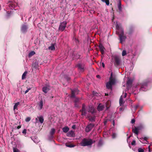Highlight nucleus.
Instances as JSON below:
<instances>
[{
  "mask_svg": "<svg viewBox=\"0 0 152 152\" xmlns=\"http://www.w3.org/2000/svg\"><path fill=\"white\" fill-rule=\"evenodd\" d=\"M115 25L116 29L118 31V32L117 31L116 32H118L120 42L121 43H122V42L125 40L126 38V36L124 35L123 29L120 26L117 22L116 23Z\"/></svg>",
  "mask_w": 152,
  "mask_h": 152,
  "instance_id": "nucleus-1",
  "label": "nucleus"
},
{
  "mask_svg": "<svg viewBox=\"0 0 152 152\" xmlns=\"http://www.w3.org/2000/svg\"><path fill=\"white\" fill-rule=\"evenodd\" d=\"M81 111V115H85L87 113V112H90L92 114L94 113V107L92 106H89L87 108H86V106L84 104H83Z\"/></svg>",
  "mask_w": 152,
  "mask_h": 152,
  "instance_id": "nucleus-2",
  "label": "nucleus"
},
{
  "mask_svg": "<svg viewBox=\"0 0 152 152\" xmlns=\"http://www.w3.org/2000/svg\"><path fill=\"white\" fill-rule=\"evenodd\" d=\"M95 141L91 139H84L80 143V145L83 146H88L91 145Z\"/></svg>",
  "mask_w": 152,
  "mask_h": 152,
  "instance_id": "nucleus-3",
  "label": "nucleus"
},
{
  "mask_svg": "<svg viewBox=\"0 0 152 152\" xmlns=\"http://www.w3.org/2000/svg\"><path fill=\"white\" fill-rule=\"evenodd\" d=\"M113 73L111 74V76L109 78V81L106 84V86L107 89H112V86L115 83V80L114 78L112 77Z\"/></svg>",
  "mask_w": 152,
  "mask_h": 152,
  "instance_id": "nucleus-4",
  "label": "nucleus"
},
{
  "mask_svg": "<svg viewBox=\"0 0 152 152\" xmlns=\"http://www.w3.org/2000/svg\"><path fill=\"white\" fill-rule=\"evenodd\" d=\"M67 23L65 21H64L61 23L59 26V30L62 31H63L66 26Z\"/></svg>",
  "mask_w": 152,
  "mask_h": 152,
  "instance_id": "nucleus-5",
  "label": "nucleus"
},
{
  "mask_svg": "<svg viewBox=\"0 0 152 152\" xmlns=\"http://www.w3.org/2000/svg\"><path fill=\"white\" fill-rule=\"evenodd\" d=\"M143 128L142 126H140L137 127H134L132 129V131L134 133H138L140 130H141Z\"/></svg>",
  "mask_w": 152,
  "mask_h": 152,
  "instance_id": "nucleus-6",
  "label": "nucleus"
},
{
  "mask_svg": "<svg viewBox=\"0 0 152 152\" xmlns=\"http://www.w3.org/2000/svg\"><path fill=\"white\" fill-rule=\"evenodd\" d=\"M35 120L36 123L39 122L40 124H42L43 123L44 121L43 117L42 115L37 116V118H35Z\"/></svg>",
  "mask_w": 152,
  "mask_h": 152,
  "instance_id": "nucleus-7",
  "label": "nucleus"
},
{
  "mask_svg": "<svg viewBox=\"0 0 152 152\" xmlns=\"http://www.w3.org/2000/svg\"><path fill=\"white\" fill-rule=\"evenodd\" d=\"M124 94L123 93V95H124ZM127 94L126 93H125L124 94V96H123L122 95L121 96V97L119 99V104L121 106L124 103V100H123V98H125L126 97V96Z\"/></svg>",
  "mask_w": 152,
  "mask_h": 152,
  "instance_id": "nucleus-8",
  "label": "nucleus"
},
{
  "mask_svg": "<svg viewBox=\"0 0 152 152\" xmlns=\"http://www.w3.org/2000/svg\"><path fill=\"white\" fill-rule=\"evenodd\" d=\"M7 4L10 9L12 10L14 9L15 10V7L16 5V3L15 2H9Z\"/></svg>",
  "mask_w": 152,
  "mask_h": 152,
  "instance_id": "nucleus-9",
  "label": "nucleus"
},
{
  "mask_svg": "<svg viewBox=\"0 0 152 152\" xmlns=\"http://www.w3.org/2000/svg\"><path fill=\"white\" fill-rule=\"evenodd\" d=\"M50 87L49 85H46L42 88V90L45 93H47L50 90Z\"/></svg>",
  "mask_w": 152,
  "mask_h": 152,
  "instance_id": "nucleus-10",
  "label": "nucleus"
},
{
  "mask_svg": "<svg viewBox=\"0 0 152 152\" xmlns=\"http://www.w3.org/2000/svg\"><path fill=\"white\" fill-rule=\"evenodd\" d=\"M43 101L42 99L38 103L37 107L39 110H40L42 109L43 107Z\"/></svg>",
  "mask_w": 152,
  "mask_h": 152,
  "instance_id": "nucleus-11",
  "label": "nucleus"
},
{
  "mask_svg": "<svg viewBox=\"0 0 152 152\" xmlns=\"http://www.w3.org/2000/svg\"><path fill=\"white\" fill-rule=\"evenodd\" d=\"M94 125L93 124H90L88 125L86 128V132H89L93 128Z\"/></svg>",
  "mask_w": 152,
  "mask_h": 152,
  "instance_id": "nucleus-12",
  "label": "nucleus"
},
{
  "mask_svg": "<svg viewBox=\"0 0 152 152\" xmlns=\"http://www.w3.org/2000/svg\"><path fill=\"white\" fill-rule=\"evenodd\" d=\"M148 139V137H145L144 138H140V141L142 143L148 144V142L147 140Z\"/></svg>",
  "mask_w": 152,
  "mask_h": 152,
  "instance_id": "nucleus-13",
  "label": "nucleus"
},
{
  "mask_svg": "<svg viewBox=\"0 0 152 152\" xmlns=\"http://www.w3.org/2000/svg\"><path fill=\"white\" fill-rule=\"evenodd\" d=\"M99 48L100 49V51L101 52L102 54H104V52L105 48L102 45L100 44L99 45Z\"/></svg>",
  "mask_w": 152,
  "mask_h": 152,
  "instance_id": "nucleus-14",
  "label": "nucleus"
},
{
  "mask_svg": "<svg viewBox=\"0 0 152 152\" xmlns=\"http://www.w3.org/2000/svg\"><path fill=\"white\" fill-rule=\"evenodd\" d=\"M27 26L25 25H23L21 28V31L22 32L24 33L25 32L27 29Z\"/></svg>",
  "mask_w": 152,
  "mask_h": 152,
  "instance_id": "nucleus-15",
  "label": "nucleus"
},
{
  "mask_svg": "<svg viewBox=\"0 0 152 152\" xmlns=\"http://www.w3.org/2000/svg\"><path fill=\"white\" fill-rule=\"evenodd\" d=\"M147 88V84L145 83H144L142 85V87H141L140 90H142V91H146L147 89H146Z\"/></svg>",
  "mask_w": 152,
  "mask_h": 152,
  "instance_id": "nucleus-16",
  "label": "nucleus"
},
{
  "mask_svg": "<svg viewBox=\"0 0 152 152\" xmlns=\"http://www.w3.org/2000/svg\"><path fill=\"white\" fill-rule=\"evenodd\" d=\"M77 67L81 71H83L84 69V65L79 64L78 65Z\"/></svg>",
  "mask_w": 152,
  "mask_h": 152,
  "instance_id": "nucleus-17",
  "label": "nucleus"
},
{
  "mask_svg": "<svg viewBox=\"0 0 152 152\" xmlns=\"http://www.w3.org/2000/svg\"><path fill=\"white\" fill-rule=\"evenodd\" d=\"M104 107V106L101 104H99L97 107V109L98 111L102 110Z\"/></svg>",
  "mask_w": 152,
  "mask_h": 152,
  "instance_id": "nucleus-18",
  "label": "nucleus"
},
{
  "mask_svg": "<svg viewBox=\"0 0 152 152\" xmlns=\"http://www.w3.org/2000/svg\"><path fill=\"white\" fill-rule=\"evenodd\" d=\"M139 105L138 104H137L136 105L134 106H132L131 108L133 112H134V111L137 110V109L139 107Z\"/></svg>",
  "mask_w": 152,
  "mask_h": 152,
  "instance_id": "nucleus-19",
  "label": "nucleus"
},
{
  "mask_svg": "<svg viewBox=\"0 0 152 152\" xmlns=\"http://www.w3.org/2000/svg\"><path fill=\"white\" fill-rule=\"evenodd\" d=\"M48 49L51 50H55V45L54 44H52L50 46H49Z\"/></svg>",
  "mask_w": 152,
  "mask_h": 152,
  "instance_id": "nucleus-20",
  "label": "nucleus"
},
{
  "mask_svg": "<svg viewBox=\"0 0 152 152\" xmlns=\"http://www.w3.org/2000/svg\"><path fill=\"white\" fill-rule=\"evenodd\" d=\"M31 138L34 141V142L35 143H37L39 142V140L37 137H36L35 138L34 137H31Z\"/></svg>",
  "mask_w": 152,
  "mask_h": 152,
  "instance_id": "nucleus-21",
  "label": "nucleus"
},
{
  "mask_svg": "<svg viewBox=\"0 0 152 152\" xmlns=\"http://www.w3.org/2000/svg\"><path fill=\"white\" fill-rule=\"evenodd\" d=\"M69 130V128L67 126H65L62 129V130L64 132L66 133Z\"/></svg>",
  "mask_w": 152,
  "mask_h": 152,
  "instance_id": "nucleus-22",
  "label": "nucleus"
},
{
  "mask_svg": "<svg viewBox=\"0 0 152 152\" xmlns=\"http://www.w3.org/2000/svg\"><path fill=\"white\" fill-rule=\"evenodd\" d=\"M132 83V80L131 79L129 78L128 79V80L126 82V86L128 87L129 85L131 84Z\"/></svg>",
  "mask_w": 152,
  "mask_h": 152,
  "instance_id": "nucleus-23",
  "label": "nucleus"
},
{
  "mask_svg": "<svg viewBox=\"0 0 152 152\" xmlns=\"http://www.w3.org/2000/svg\"><path fill=\"white\" fill-rule=\"evenodd\" d=\"M20 104L19 102H17L15 104L13 107V110H15V109H17V108L18 106Z\"/></svg>",
  "mask_w": 152,
  "mask_h": 152,
  "instance_id": "nucleus-24",
  "label": "nucleus"
},
{
  "mask_svg": "<svg viewBox=\"0 0 152 152\" xmlns=\"http://www.w3.org/2000/svg\"><path fill=\"white\" fill-rule=\"evenodd\" d=\"M78 91L77 89H75L73 91L72 90V95L71 96L73 97L74 96V94H77V92Z\"/></svg>",
  "mask_w": 152,
  "mask_h": 152,
  "instance_id": "nucleus-25",
  "label": "nucleus"
},
{
  "mask_svg": "<svg viewBox=\"0 0 152 152\" xmlns=\"http://www.w3.org/2000/svg\"><path fill=\"white\" fill-rule=\"evenodd\" d=\"M27 73V71L25 72L23 74L22 77V79L23 80L26 78V75Z\"/></svg>",
  "mask_w": 152,
  "mask_h": 152,
  "instance_id": "nucleus-26",
  "label": "nucleus"
},
{
  "mask_svg": "<svg viewBox=\"0 0 152 152\" xmlns=\"http://www.w3.org/2000/svg\"><path fill=\"white\" fill-rule=\"evenodd\" d=\"M35 52L34 51H31L28 54V56L29 57H31L32 56H33L35 54Z\"/></svg>",
  "mask_w": 152,
  "mask_h": 152,
  "instance_id": "nucleus-27",
  "label": "nucleus"
},
{
  "mask_svg": "<svg viewBox=\"0 0 152 152\" xmlns=\"http://www.w3.org/2000/svg\"><path fill=\"white\" fill-rule=\"evenodd\" d=\"M101 0L102 2L105 3L107 5H109V0Z\"/></svg>",
  "mask_w": 152,
  "mask_h": 152,
  "instance_id": "nucleus-28",
  "label": "nucleus"
},
{
  "mask_svg": "<svg viewBox=\"0 0 152 152\" xmlns=\"http://www.w3.org/2000/svg\"><path fill=\"white\" fill-rule=\"evenodd\" d=\"M101 0L102 2L105 3L107 5H109V0Z\"/></svg>",
  "mask_w": 152,
  "mask_h": 152,
  "instance_id": "nucleus-29",
  "label": "nucleus"
},
{
  "mask_svg": "<svg viewBox=\"0 0 152 152\" xmlns=\"http://www.w3.org/2000/svg\"><path fill=\"white\" fill-rule=\"evenodd\" d=\"M66 146L67 147L69 148H72L74 147L75 145L72 144H69L68 145L66 144Z\"/></svg>",
  "mask_w": 152,
  "mask_h": 152,
  "instance_id": "nucleus-30",
  "label": "nucleus"
},
{
  "mask_svg": "<svg viewBox=\"0 0 152 152\" xmlns=\"http://www.w3.org/2000/svg\"><path fill=\"white\" fill-rule=\"evenodd\" d=\"M89 118L90 121H94L95 118V116L91 117Z\"/></svg>",
  "mask_w": 152,
  "mask_h": 152,
  "instance_id": "nucleus-31",
  "label": "nucleus"
},
{
  "mask_svg": "<svg viewBox=\"0 0 152 152\" xmlns=\"http://www.w3.org/2000/svg\"><path fill=\"white\" fill-rule=\"evenodd\" d=\"M121 3L120 1L118 4V8L120 11H121Z\"/></svg>",
  "mask_w": 152,
  "mask_h": 152,
  "instance_id": "nucleus-32",
  "label": "nucleus"
},
{
  "mask_svg": "<svg viewBox=\"0 0 152 152\" xmlns=\"http://www.w3.org/2000/svg\"><path fill=\"white\" fill-rule=\"evenodd\" d=\"M138 152H144V149L141 148H139L138 149Z\"/></svg>",
  "mask_w": 152,
  "mask_h": 152,
  "instance_id": "nucleus-33",
  "label": "nucleus"
},
{
  "mask_svg": "<svg viewBox=\"0 0 152 152\" xmlns=\"http://www.w3.org/2000/svg\"><path fill=\"white\" fill-rule=\"evenodd\" d=\"M126 50H124L123 51L122 53V56H124L126 55Z\"/></svg>",
  "mask_w": 152,
  "mask_h": 152,
  "instance_id": "nucleus-34",
  "label": "nucleus"
},
{
  "mask_svg": "<svg viewBox=\"0 0 152 152\" xmlns=\"http://www.w3.org/2000/svg\"><path fill=\"white\" fill-rule=\"evenodd\" d=\"M103 143L102 141L101 140H100L98 143V146H100L103 144Z\"/></svg>",
  "mask_w": 152,
  "mask_h": 152,
  "instance_id": "nucleus-35",
  "label": "nucleus"
},
{
  "mask_svg": "<svg viewBox=\"0 0 152 152\" xmlns=\"http://www.w3.org/2000/svg\"><path fill=\"white\" fill-rule=\"evenodd\" d=\"M31 120V118L29 117H27L25 119V121L26 122H28L29 121Z\"/></svg>",
  "mask_w": 152,
  "mask_h": 152,
  "instance_id": "nucleus-36",
  "label": "nucleus"
},
{
  "mask_svg": "<svg viewBox=\"0 0 152 152\" xmlns=\"http://www.w3.org/2000/svg\"><path fill=\"white\" fill-rule=\"evenodd\" d=\"M103 134V136L104 138H107L108 136V134Z\"/></svg>",
  "mask_w": 152,
  "mask_h": 152,
  "instance_id": "nucleus-37",
  "label": "nucleus"
},
{
  "mask_svg": "<svg viewBox=\"0 0 152 152\" xmlns=\"http://www.w3.org/2000/svg\"><path fill=\"white\" fill-rule=\"evenodd\" d=\"M117 135L116 134H113L112 135V137L113 139H114L116 137Z\"/></svg>",
  "mask_w": 152,
  "mask_h": 152,
  "instance_id": "nucleus-38",
  "label": "nucleus"
},
{
  "mask_svg": "<svg viewBox=\"0 0 152 152\" xmlns=\"http://www.w3.org/2000/svg\"><path fill=\"white\" fill-rule=\"evenodd\" d=\"M131 145H136V142L135 140H133L132 142H131Z\"/></svg>",
  "mask_w": 152,
  "mask_h": 152,
  "instance_id": "nucleus-39",
  "label": "nucleus"
},
{
  "mask_svg": "<svg viewBox=\"0 0 152 152\" xmlns=\"http://www.w3.org/2000/svg\"><path fill=\"white\" fill-rule=\"evenodd\" d=\"M13 152H19V150L16 148H13Z\"/></svg>",
  "mask_w": 152,
  "mask_h": 152,
  "instance_id": "nucleus-40",
  "label": "nucleus"
},
{
  "mask_svg": "<svg viewBox=\"0 0 152 152\" xmlns=\"http://www.w3.org/2000/svg\"><path fill=\"white\" fill-rule=\"evenodd\" d=\"M55 132V129L54 128H52L50 131V133H54Z\"/></svg>",
  "mask_w": 152,
  "mask_h": 152,
  "instance_id": "nucleus-41",
  "label": "nucleus"
},
{
  "mask_svg": "<svg viewBox=\"0 0 152 152\" xmlns=\"http://www.w3.org/2000/svg\"><path fill=\"white\" fill-rule=\"evenodd\" d=\"M115 62L118 64H119L120 63V61L118 59H115Z\"/></svg>",
  "mask_w": 152,
  "mask_h": 152,
  "instance_id": "nucleus-42",
  "label": "nucleus"
},
{
  "mask_svg": "<svg viewBox=\"0 0 152 152\" xmlns=\"http://www.w3.org/2000/svg\"><path fill=\"white\" fill-rule=\"evenodd\" d=\"M31 89L30 88H27V90H26L25 91V94H26L27 92H28L29 90H30Z\"/></svg>",
  "mask_w": 152,
  "mask_h": 152,
  "instance_id": "nucleus-43",
  "label": "nucleus"
},
{
  "mask_svg": "<svg viewBox=\"0 0 152 152\" xmlns=\"http://www.w3.org/2000/svg\"><path fill=\"white\" fill-rule=\"evenodd\" d=\"M73 134H67V136L69 137H70L71 136H72Z\"/></svg>",
  "mask_w": 152,
  "mask_h": 152,
  "instance_id": "nucleus-44",
  "label": "nucleus"
},
{
  "mask_svg": "<svg viewBox=\"0 0 152 152\" xmlns=\"http://www.w3.org/2000/svg\"><path fill=\"white\" fill-rule=\"evenodd\" d=\"M135 122V120L134 119H132L131 120V123L132 124H133V123H134Z\"/></svg>",
  "mask_w": 152,
  "mask_h": 152,
  "instance_id": "nucleus-45",
  "label": "nucleus"
},
{
  "mask_svg": "<svg viewBox=\"0 0 152 152\" xmlns=\"http://www.w3.org/2000/svg\"><path fill=\"white\" fill-rule=\"evenodd\" d=\"M131 137V135H130L129 136V137H128L127 138V142H129V138Z\"/></svg>",
  "mask_w": 152,
  "mask_h": 152,
  "instance_id": "nucleus-46",
  "label": "nucleus"
},
{
  "mask_svg": "<svg viewBox=\"0 0 152 152\" xmlns=\"http://www.w3.org/2000/svg\"><path fill=\"white\" fill-rule=\"evenodd\" d=\"M26 129H24L22 133H26Z\"/></svg>",
  "mask_w": 152,
  "mask_h": 152,
  "instance_id": "nucleus-47",
  "label": "nucleus"
},
{
  "mask_svg": "<svg viewBox=\"0 0 152 152\" xmlns=\"http://www.w3.org/2000/svg\"><path fill=\"white\" fill-rule=\"evenodd\" d=\"M93 94L94 95H96L97 93L96 92H95L94 91H93Z\"/></svg>",
  "mask_w": 152,
  "mask_h": 152,
  "instance_id": "nucleus-48",
  "label": "nucleus"
},
{
  "mask_svg": "<svg viewBox=\"0 0 152 152\" xmlns=\"http://www.w3.org/2000/svg\"><path fill=\"white\" fill-rule=\"evenodd\" d=\"M76 128V126L75 125H73L72 126V128L73 129H75Z\"/></svg>",
  "mask_w": 152,
  "mask_h": 152,
  "instance_id": "nucleus-49",
  "label": "nucleus"
},
{
  "mask_svg": "<svg viewBox=\"0 0 152 152\" xmlns=\"http://www.w3.org/2000/svg\"><path fill=\"white\" fill-rule=\"evenodd\" d=\"M102 66L103 68H104L105 66L103 62L102 63Z\"/></svg>",
  "mask_w": 152,
  "mask_h": 152,
  "instance_id": "nucleus-50",
  "label": "nucleus"
},
{
  "mask_svg": "<svg viewBox=\"0 0 152 152\" xmlns=\"http://www.w3.org/2000/svg\"><path fill=\"white\" fill-rule=\"evenodd\" d=\"M107 121L106 120L105 121H104V124L105 125H106V124L107 123Z\"/></svg>",
  "mask_w": 152,
  "mask_h": 152,
  "instance_id": "nucleus-51",
  "label": "nucleus"
},
{
  "mask_svg": "<svg viewBox=\"0 0 152 152\" xmlns=\"http://www.w3.org/2000/svg\"><path fill=\"white\" fill-rule=\"evenodd\" d=\"M21 127V126H18V127H17V129H20V128Z\"/></svg>",
  "mask_w": 152,
  "mask_h": 152,
  "instance_id": "nucleus-52",
  "label": "nucleus"
},
{
  "mask_svg": "<svg viewBox=\"0 0 152 152\" xmlns=\"http://www.w3.org/2000/svg\"><path fill=\"white\" fill-rule=\"evenodd\" d=\"M115 121H113V125L114 126V125H115Z\"/></svg>",
  "mask_w": 152,
  "mask_h": 152,
  "instance_id": "nucleus-53",
  "label": "nucleus"
},
{
  "mask_svg": "<svg viewBox=\"0 0 152 152\" xmlns=\"http://www.w3.org/2000/svg\"><path fill=\"white\" fill-rule=\"evenodd\" d=\"M96 77L97 78H100V76L99 75H96Z\"/></svg>",
  "mask_w": 152,
  "mask_h": 152,
  "instance_id": "nucleus-54",
  "label": "nucleus"
},
{
  "mask_svg": "<svg viewBox=\"0 0 152 152\" xmlns=\"http://www.w3.org/2000/svg\"><path fill=\"white\" fill-rule=\"evenodd\" d=\"M151 145H152V144H151V145H149V146H148V149H149V148H150V147Z\"/></svg>",
  "mask_w": 152,
  "mask_h": 152,
  "instance_id": "nucleus-55",
  "label": "nucleus"
},
{
  "mask_svg": "<svg viewBox=\"0 0 152 152\" xmlns=\"http://www.w3.org/2000/svg\"><path fill=\"white\" fill-rule=\"evenodd\" d=\"M122 110H123L122 108H120V111H122Z\"/></svg>",
  "mask_w": 152,
  "mask_h": 152,
  "instance_id": "nucleus-56",
  "label": "nucleus"
},
{
  "mask_svg": "<svg viewBox=\"0 0 152 152\" xmlns=\"http://www.w3.org/2000/svg\"><path fill=\"white\" fill-rule=\"evenodd\" d=\"M129 147L130 148H131V146H130V144H129Z\"/></svg>",
  "mask_w": 152,
  "mask_h": 152,
  "instance_id": "nucleus-57",
  "label": "nucleus"
},
{
  "mask_svg": "<svg viewBox=\"0 0 152 152\" xmlns=\"http://www.w3.org/2000/svg\"><path fill=\"white\" fill-rule=\"evenodd\" d=\"M148 151L149 152H150L151 151L150 148H149V149H148Z\"/></svg>",
  "mask_w": 152,
  "mask_h": 152,
  "instance_id": "nucleus-58",
  "label": "nucleus"
},
{
  "mask_svg": "<svg viewBox=\"0 0 152 152\" xmlns=\"http://www.w3.org/2000/svg\"><path fill=\"white\" fill-rule=\"evenodd\" d=\"M137 134V135L138 134L137 133V134Z\"/></svg>",
  "mask_w": 152,
  "mask_h": 152,
  "instance_id": "nucleus-59",
  "label": "nucleus"
}]
</instances>
